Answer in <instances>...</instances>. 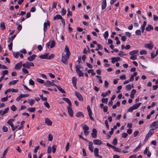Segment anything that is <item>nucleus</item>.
I'll return each instance as SVG.
<instances>
[{"label":"nucleus","instance_id":"nucleus-36","mask_svg":"<svg viewBox=\"0 0 158 158\" xmlns=\"http://www.w3.org/2000/svg\"><path fill=\"white\" fill-rule=\"evenodd\" d=\"M109 36L108 32V31H106L105 32L104 34V37L105 39H107Z\"/></svg>","mask_w":158,"mask_h":158},{"label":"nucleus","instance_id":"nucleus-56","mask_svg":"<svg viewBox=\"0 0 158 158\" xmlns=\"http://www.w3.org/2000/svg\"><path fill=\"white\" fill-rule=\"evenodd\" d=\"M12 45L13 43L12 42H10V44L8 45V48L10 50H12Z\"/></svg>","mask_w":158,"mask_h":158},{"label":"nucleus","instance_id":"nucleus-26","mask_svg":"<svg viewBox=\"0 0 158 158\" xmlns=\"http://www.w3.org/2000/svg\"><path fill=\"white\" fill-rule=\"evenodd\" d=\"M98 151L99 149L97 148H96L94 149V153L95 156H99V155H98Z\"/></svg>","mask_w":158,"mask_h":158},{"label":"nucleus","instance_id":"nucleus-7","mask_svg":"<svg viewBox=\"0 0 158 158\" xmlns=\"http://www.w3.org/2000/svg\"><path fill=\"white\" fill-rule=\"evenodd\" d=\"M153 47V44L152 41H150L149 44H145V47L148 48L149 49H152Z\"/></svg>","mask_w":158,"mask_h":158},{"label":"nucleus","instance_id":"nucleus-54","mask_svg":"<svg viewBox=\"0 0 158 158\" xmlns=\"http://www.w3.org/2000/svg\"><path fill=\"white\" fill-rule=\"evenodd\" d=\"M47 25L46 22H45L44 24V32L47 29Z\"/></svg>","mask_w":158,"mask_h":158},{"label":"nucleus","instance_id":"nucleus-47","mask_svg":"<svg viewBox=\"0 0 158 158\" xmlns=\"http://www.w3.org/2000/svg\"><path fill=\"white\" fill-rule=\"evenodd\" d=\"M8 96L7 95L6 97L2 98L1 99V101L2 102L7 101L8 100Z\"/></svg>","mask_w":158,"mask_h":158},{"label":"nucleus","instance_id":"nucleus-28","mask_svg":"<svg viewBox=\"0 0 158 158\" xmlns=\"http://www.w3.org/2000/svg\"><path fill=\"white\" fill-rule=\"evenodd\" d=\"M28 102L30 105L31 106L33 105L34 104L35 101L34 100L32 99H29L28 100Z\"/></svg>","mask_w":158,"mask_h":158},{"label":"nucleus","instance_id":"nucleus-3","mask_svg":"<svg viewBox=\"0 0 158 158\" xmlns=\"http://www.w3.org/2000/svg\"><path fill=\"white\" fill-rule=\"evenodd\" d=\"M151 127H153V128L152 129L153 130H155L158 128V121L153 122L150 126Z\"/></svg>","mask_w":158,"mask_h":158},{"label":"nucleus","instance_id":"nucleus-22","mask_svg":"<svg viewBox=\"0 0 158 158\" xmlns=\"http://www.w3.org/2000/svg\"><path fill=\"white\" fill-rule=\"evenodd\" d=\"M81 126L84 131L86 130H89V127L86 124H82Z\"/></svg>","mask_w":158,"mask_h":158},{"label":"nucleus","instance_id":"nucleus-63","mask_svg":"<svg viewBox=\"0 0 158 158\" xmlns=\"http://www.w3.org/2000/svg\"><path fill=\"white\" fill-rule=\"evenodd\" d=\"M44 105L48 109L50 107L49 104L47 102H46L44 103Z\"/></svg>","mask_w":158,"mask_h":158},{"label":"nucleus","instance_id":"nucleus-12","mask_svg":"<svg viewBox=\"0 0 158 158\" xmlns=\"http://www.w3.org/2000/svg\"><path fill=\"white\" fill-rule=\"evenodd\" d=\"M121 58L119 57H113L111 58V62L112 63H114L115 62H118L119 60H120Z\"/></svg>","mask_w":158,"mask_h":158},{"label":"nucleus","instance_id":"nucleus-49","mask_svg":"<svg viewBox=\"0 0 158 158\" xmlns=\"http://www.w3.org/2000/svg\"><path fill=\"white\" fill-rule=\"evenodd\" d=\"M112 143L115 145H117V139L116 138H115L114 139V140L112 142Z\"/></svg>","mask_w":158,"mask_h":158},{"label":"nucleus","instance_id":"nucleus-31","mask_svg":"<svg viewBox=\"0 0 158 158\" xmlns=\"http://www.w3.org/2000/svg\"><path fill=\"white\" fill-rule=\"evenodd\" d=\"M55 45V42L54 40H52L51 41L50 48H53Z\"/></svg>","mask_w":158,"mask_h":158},{"label":"nucleus","instance_id":"nucleus-62","mask_svg":"<svg viewBox=\"0 0 158 158\" xmlns=\"http://www.w3.org/2000/svg\"><path fill=\"white\" fill-rule=\"evenodd\" d=\"M7 123L11 127L13 126L14 124L12 123V122L9 120L7 121Z\"/></svg>","mask_w":158,"mask_h":158},{"label":"nucleus","instance_id":"nucleus-29","mask_svg":"<svg viewBox=\"0 0 158 158\" xmlns=\"http://www.w3.org/2000/svg\"><path fill=\"white\" fill-rule=\"evenodd\" d=\"M35 107H31L28 108L27 110L31 112H34L35 111Z\"/></svg>","mask_w":158,"mask_h":158},{"label":"nucleus","instance_id":"nucleus-43","mask_svg":"<svg viewBox=\"0 0 158 158\" xmlns=\"http://www.w3.org/2000/svg\"><path fill=\"white\" fill-rule=\"evenodd\" d=\"M36 80L38 82L41 84L43 83L44 82V81L43 80L40 78L37 79Z\"/></svg>","mask_w":158,"mask_h":158},{"label":"nucleus","instance_id":"nucleus-25","mask_svg":"<svg viewBox=\"0 0 158 158\" xmlns=\"http://www.w3.org/2000/svg\"><path fill=\"white\" fill-rule=\"evenodd\" d=\"M0 27L1 30L2 31L6 29V27L5 26V23L3 22H2L1 23Z\"/></svg>","mask_w":158,"mask_h":158},{"label":"nucleus","instance_id":"nucleus-13","mask_svg":"<svg viewBox=\"0 0 158 158\" xmlns=\"http://www.w3.org/2000/svg\"><path fill=\"white\" fill-rule=\"evenodd\" d=\"M36 57V55L35 54H33L31 56L28 57L27 59L29 61H31L34 60Z\"/></svg>","mask_w":158,"mask_h":158},{"label":"nucleus","instance_id":"nucleus-4","mask_svg":"<svg viewBox=\"0 0 158 158\" xmlns=\"http://www.w3.org/2000/svg\"><path fill=\"white\" fill-rule=\"evenodd\" d=\"M75 94L79 100L81 101H83V98L82 96L79 92L75 91Z\"/></svg>","mask_w":158,"mask_h":158},{"label":"nucleus","instance_id":"nucleus-37","mask_svg":"<svg viewBox=\"0 0 158 158\" xmlns=\"http://www.w3.org/2000/svg\"><path fill=\"white\" fill-rule=\"evenodd\" d=\"M113 148L114 149V151H115V152H121V151L120 149H119L114 146Z\"/></svg>","mask_w":158,"mask_h":158},{"label":"nucleus","instance_id":"nucleus-60","mask_svg":"<svg viewBox=\"0 0 158 158\" xmlns=\"http://www.w3.org/2000/svg\"><path fill=\"white\" fill-rule=\"evenodd\" d=\"M29 83L30 85H33L35 84L34 82L31 79H30L29 81Z\"/></svg>","mask_w":158,"mask_h":158},{"label":"nucleus","instance_id":"nucleus-20","mask_svg":"<svg viewBox=\"0 0 158 158\" xmlns=\"http://www.w3.org/2000/svg\"><path fill=\"white\" fill-rule=\"evenodd\" d=\"M154 132V131L153 130L151 129L146 135V136L149 138L152 135Z\"/></svg>","mask_w":158,"mask_h":158},{"label":"nucleus","instance_id":"nucleus-9","mask_svg":"<svg viewBox=\"0 0 158 158\" xmlns=\"http://www.w3.org/2000/svg\"><path fill=\"white\" fill-rule=\"evenodd\" d=\"M93 142L94 144L95 145H101L102 144V141L99 139L94 140Z\"/></svg>","mask_w":158,"mask_h":158},{"label":"nucleus","instance_id":"nucleus-16","mask_svg":"<svg viewBox=\"0 0 158 158\" xmlns=\"http://www.w3.org/2000/svg\"><path fill=\"white\" fill-rule=\"evenodd\" d=\"M106 6V0H103L102 4V10L104 9Z\"/></svg>","mask_w":158,"mask_h":158},{"label":"nucleus","instance_id":"nucleus-24","mask_svg":"<svg viewBox=\"0 0 158 158\" xmlns=\"http://www.w3.org/2000/svg\"><path fill=\"white\" fill-rule=\"evenodd\" d=\"M153 29V27L151 25H148V27L146 28V30L147 31H150Z\"/></svg>","mask_w":158,"mask_h":158},{"label":"nucleus","instance_id":"nucleus-21","mask_svg":"<svg viewBox=\"0 0 158 158\" xmlns=\"http://www.w3.org/2000/svg\"><path fill=\"white\" fill-rule=\"evenodd\" d=\"M63 18L60 15H56L55 16L53 17V19L54 20H56V19H62Z\"/></svg>","mask_w":158,"mask_h":158},{"label":"nucleus","instance_id":"nucleus-58","mask_svg":"<svg viewBox=\"0 0 158 158\" xmlns=\"http://www.w3.org/2000/svg\"><path fill=\"white\" fill-rule=\"evenodd\" d=\"M128 135V134L126 133H123L122 134V137L123 138H126Z\"/></svg>","mask_w":158,"mask_h":158},{"label":"nucleus","instance_id":"nucleus-55","mask_svg":"<svg viewBox=\"0 0 158 158\" xmlns=\"http://www.w3.org/2000/svg\"><path fill=\"white\" fill-rule=\"evenodd\" d=\"M53 139L52 136V135L49 134L48 136V140L50 141H52Z\"/></svg>","mask_w":158,"mask_h":158},{"label":"nucleus","instance_id":"nucleus-57","mask_svg":"<svg viewBox=\"0 0 158 158\" xmlns=\"http://www.w3.org/2000/svg\"><path fill=\"white\" fill-rule=\"evenodd\" d=\"M131 89V86L130 85H127L126 86V89L127 90H129Z\"/></svg>","mask_w":158,"mask_h":158},{"label":"nucleus","instance_id":"nucleus-48","mask_svg":"<svg viewBox=\"0 0 158 158\" xmlns=\"http://www.w3.org/2000/svg\"><path fill=\"white\" fill-rule=\"evenodd\" d=\"M66 10L64 8H63L61 12L62 15L63 16L64 15L66 14Z\"/></svg>","mask_w":158,"mask_h":158},{"label":"nucleus","instance_id":"nucleus-50","mask_svg":"<svg viewBox=\"0 0 158 158\" xmlns=\"http://www.w3.org/2000/svg\"><path fill=\"white\" fill-rule=\"evenodd\" d=\"M126 54H124L123 51H121L118 54V55L121 57L123 56L124 55H126Z\"/></svg>","mask_w":158,"mask_h":158},{"label":"nucleus","instance_id":"nucleus-35","mask_svg":"<svg viewBox=\"0 0 158 158\" xmlns=\"http://www.w3.org/2000/svg\"><path fill=\"white\" fill-rule=\"evenodd\" d=\"M77 78H75V77H73L72 79V82L73 84V85H74L75 84H77L76 81H77Z\"/></svg>","mask_w":158,"mask_h":158},{"label":"nucleus","instance_id":"nucleus-19","mask_svg":"<svg viewBox=\"0 0 158 158\" xmlns=\"http://www.w3.org/2000/svg\"><path fill=\"white\" fill-rule=\"evenodd\" d=\"M58 90L62 93L65 94L66 92L60 86L56 85V86Z\"/></svg>","mask_w":158,"mask_h":158},{"label":"nucleus","instance_id":"nucleus-34","mask_svg":"<svg viewBox=\"0 0 158 158\" xmlns=\"http://www.w3.org/2000/svg\"><path fill=\"white\" fill-rule=\"evenodd\" d=\"M77 72L78 73V76L79 77H83L84 76L83 73L80 70H78V71Z\"/></svg>","mask_w":158,"mask_h":158},{"label":"nucleus","instance_id":"nucleus-10","mask_svg":"<svg viewBox=\"0 0 158 158\" xmlns=\"http://www.w3.org/2000/svg\"><path fill=\"white\" fill-rule=\"evenodd\" d=\"M45 123L48 126H51L52 124V122L48 118H45Z\"/></svg>","mask_w":158,"mask_h":158},{"label":"nucleus","instance_id":"nucleus-42","mask_svg":"<svg viewBox=\"0 0 158 158\" xmlns=\"http://www.w3.org/2000/svg\"><path fill=\"white\" fill-rule=\"evenodd\" d=\"M137 58V55H135L133 56H131L130 57V59L131 60H136Z\"/></svg>","mask_w":158,"mask_h":158},{"label":"nucleus","instance_id":"nucleus-23","mask_svg":"<svg viewBox=\"0 0 158 158\" xmlns=\"http://www.w3.org/2000/svg\"><path fill=\"white\" fill-rule=\"evenodd\" d=\"M63 99L66 102L69 104L68 106H70L72 105L70 100L68 98H63Z\"/></svg>","mask_w":158,"mask_h":158},{"label":"nucleus","instance_id":"nucleus-1","mask_svg":"<svg viewBox=\"0 0 158 158\" xmlns=\"http://www.w3.org/2000/svg\"><path fill=\"white\" fill-rule=\"evenodd\" d=\"M64 51L66 52V54L64 56H63V55H62L61 61L64 64H68V60L70 55V52L69 51V48L67 45L65 46Z\"/></svg>","mask_w":158,"mask_h":158},{"label":"nucleus","instance_id":"nucleus-18","mask_svg":"<svg viewBox=\"0 0 158 158\" xmlns=\"http://www.w3.org/2000/svg\"><path fill=\"white\" fill-rule=\"evenodd\" d=\"M76 116L78 118H79L81 116L84 117V116L83 113L82 112L79 111L76 114Z\"/></svg>","mask_w":158,"mask_h":158},{"label":"nucleus","instance_id":"nucleus-5","mask_svg":"<svg viewBox=\"0 0 158 158\" xmlns=\"http://www.w3.org/2000/svg\"><path fill=\"white\" fill-rule=\"evenodd\" d=\"M71 107V106H67L68 112L70 116L73 117V112Z\"/></svg>","mask_w":158,"mask_h":158},{"label":"nucleus","instance_id":"nucleus-45","mask_svg":"<svg viewBox=\"0 0 158 158\" xmlns=\"http://www.w3.org/2000/svg\"><path fill=\"white\" fill-rule=\"evenodd\" d=\"M10 108L11 109L14 111H15L17 109L16 107L14 105H12Z\"/></svg>","mask_w":158,"mask_h":158},{"label":"nucleus","instance_id":"nucleus-8","mask_svg":"<svg viewBox=\"0 0 158 158\" xmlns=\"http://www.w3.org/2000/svg\"><path fill=\"white\" fill-rule=\"evenodd\" d=\"M22 62L21 61L19 63H17L15 65V68L16 70H19L20 69V68L22 66Z\"/></svg>","mask_w":158,"mask_h":158},{"label":"nucleus","instance_id":"nucleus-30","mask_svg":"<svg viewBox=\"0 0 158 158\" xmlns=\"http://www.w3.org/2000/svg\"><path fill=\"white\" fill-rule=\"evenodd\" d=\"M141 143L140 142L139 143V144L138 146L135 148V149L134 150L133 152H135L137 151L138 150L140 149V148H141Z\"/></svg>","mask_w":158,"mask_h":158},{"label":"nucleus","instance_id":"nucleus-17","mask_svg":"<svg viewBox=\"0 0 158 158\" xmlns=\"http://www.w3.org/2000/svg\"><path fill=\"white\" fill-rule=\"evenodd\" d=\"M48 53H47L45 54L40 55L39 56V57L42 59H48Z\"/></svg>","mask_w":158,"mask_h":158},{"label":"nucleus","instance_id":"nucleus-14","mask_svg":"<svg viewBox=\"0 0 158 158\" xmlns=\"http://www.w3.org/2000/svg\"><path fill=\"white\" fill-rule=\"evenodd\" d=\"M89 150L92 152H93L94 147L93 146V143L91 141L89 142Z\"/></svg>","mask_w":158,"mask_h":158},{"label":"nucleus","instance_id":"nucleus-46","mask_svg":"<svg viewBox=\"0 0 158 158\" xmlns=\"http://www.w3.org/2000/svg\"><path fill=\"white\" fill-rule=\"evenodd\" d=\"M135 33L136 35H140L141 34V32L140 30H136L135 32Z\"/></svg>","mask_w":158,"mask_h":158},{"label":"nucleus","instance_id":"nucleus-6","mask_svg":"<svg viewBox=\"0 0 158 158\" xmlns=\"http://www.w3.org/2000/svg\"><path fill=\"white\" fill-rule=\"evenodd\" d=\"M44 85L46 86H56V85L54 84L53 82H51L49 81H47L44 83Z\"/></svg>","mask_w":158,"mask_h":158},{"label":"nucleus","instance_id":"nucleus-61","mask_svg":"<svg viewBox=\"0 0 158 158\" xmlns=\"http://www.w3.org/2000/svg\"><path fill=\"white\" fill-rule=\"evenodd\" d=\"M22 70V71L25 73H28V70L25 68H23Z\"/></svg>","mask_w":158,"mask_h":158},{"label":"nucleus","instance_id":"nucleus-44","mask_svg":"<svg viewBox=\"0 0 158 158\" xmlns=\"http://www.w3.org/2000/svg\"><path fill=\"white\" fill-rule=\"evenodd\" d=\"M8 128L6 126H4L2 128V130L4 132H6L8 131Z\"/></svg>","mask_w":158,"mask_h":158},{"label":"nucleus","instance_id":"nucleus-27","mask_svg":"<svg viewBox=\"0 0 158 158\" xmlns=\"http://www.w3.org/2000/svg\"><path fill=\"white\" fill-rule=\"evenodd\" d=\"M141 103H138L136 104L135 105H134L132 106H133V108H134V109H137L141 105Z\"/></svg>","mask_w":158,"mask_h":158},{"label":"nucleus","instance_id":"nucleus-32","mask_svg":"<svg viewBox=\"0 0 158 158\" xmlns=\"http://www.w3.org/2000/svg\"><path fill=\"white\" fill-rule=\"evenodd\" d=\"M18 80H13L10 82L9 84V85H15L16 83L18 81Z\"/></svg>","mask_w":158,"mask_h":158},{"label":"nucleus","instance_id":"nucleus-40","mask_svg":"<svg viewBox=\"0 0 158 158\" xmlns=\"http://www.w3.org/2000/svg\"><path fill=\"white\" fill-rule=\"evenodd\" d=\"M108 99L107 98H102V102L103 103L107 104L108 102Z\"/></svg>","mask_w":158,"mask_h":158},{"label":"nucleus","instance_id":"nucleus-53","mask_svg":"<svg viewBox=\"0 0 158 158\" xmlns=\"http://www.w3.org/2000/svg\"><path fill=\"white\" fill-rule=\"evenodd\" d=\"M8 70H5L2 72V76H3V77H4L5 75H7L8 74Z\"/></svg>","mask_w":158,"mask_h":158},{"label":"nucleus","instance_id":"nucleus-51","mask_svg":"<svg viewBox=\"0 0 158 158\" xmlns=\"http://www.w3.org/2000/svg\"><path fill=\"white\" fill-rule=\"evenodd\" d=\"M56 147L57 146L56 145H54L52 147V152L53 153H54L55 152L56 148Z\"/></svg>","mask_w":158,"mask_h":158},{"label":"nucleus","instance_id":"nucleus-59","mask_svg":"<svg viewBox=\"0 0 158 158\" xmlns=\"http://www.w3.org/2000/svg\"><path fill=\"white\" fill-rule=\"evenodd\" d=\"M14 39H13L12 37H11V36L10 37H9L8 38V43H10V42H12L13 40Z\"/></svg>","mask_w":158,"mask_h":158},{"label":"nucleus","instance_id":"nucleus-33","mask_svg":"<svg viewBox=\"0 0 158 158\" xmlns=\"http://www.w3.org/2000/svg\"><path fill=\"white\" fill-rule=\"evenodd\" d=\"M9 108L7 107L2 112V115H3L7 113L9 110Z\"/></svg>","mask_w":158,"mask_h":158},{"label":"nucleus","instance_id":"nucleus-2","mask_svg":"<svg viewBox=\"0 0 158 158\" xmlns=\"http://www.w3.org/2000/svg\"><path fill=\"white\" fill-rule=\"evenodd\" d=\"M34 64L32 62H26L25 63L23 64L22 66L24 68L29 69L30 68L31 66H34Z\"/></svg>","mask_w":158,"mask_h":158},{"label":"nucleus","instance_id":"nucleus-41","mask_svg":"<svg viewBox=\"0 0 158 158\" xmlns=\"http://www.w3.org/2000/svg\"><path fill=\"white\" fill-rule=\"evenodd\" d=\"M41 99L43 101H46L47 100V98L46 97H44L43 95H40Z\"/></svg>","mask_w":158,"mask_h":158},{"label":"nucleus","instance_id":"nucleus-38","mask_svg":"<svg viewBox=\"0 0 158 158\" xmlns=\"http://www.w3.org/2000/svg\"><path fill=\"white\" fill-rule=\"evenodd\" d=\"M157 56L156 54L155 53L154 51L152 52L151 53V56L152 59L154 58Z\"/></svg>","mask_w":158,"mask_h":158},{"label":"nucleus","instance_id":"nucleus-11","mask_svg":"<svg viewBox=\"0 0 158 158\" xmlns=\"http://www.w3.org/2000/svg\"><path fill=\"white\" fill-rule=\"evenodd\" d=\"M97 131L95 128H94L92 130V133H91V135L93 138H96L97 137Z\"/></svg>","mask_w":158,"mask_h":158},{"label":"nucleus","instance_id":"nucleus-39","mask_svg":"<svg viewBox=\"0 0 158 158\" xmlns=\"http://www.w3.org/2000/svg\"><path fill=\"white\" fill-rule=\"evenodd\" d=\"M98 48L95 49V50L96 51H98L100 49H102L103 47L102 45H101L100 44H97Z\"/></svg>","mask_w":158,"mask_h":158},{"label":"nucleus","instance_id":"nucleus-64","mask_svg":"<svg viewBox=\"0 0 158 158\" xmlns=\"http://www.w3.org/2000/svg\"><path fill=\"white\" fill-rule=\"evenodd\" d=\"M19 52H17L16 53H13V55L16 58H17L19 57Z\"/></svg>","mask_w":158,"mask_h":158},{"label":"nucleus","instance_id":"nucleus-15","mask_svg":"<svg viewBox=\"0 0 158 158\" xmlns=\"http://www.w3.org/2000/svg\"><path fill=\"white\" fill-rule=\"evenodd\" d=\"M138 50H134L133 51L130 52L129 53V54H130V55L131 56L137 55V54L138 53Z\"/></svg>","mask_w":158,"mask_h":158},{"label":"nucleus","instance_id":"nucleus-52","mask_svg":"<svg viewBox=\"0 0 158 158\" xmlns=\"http://www.w3.org/2000/svg\"><path fill=\"white\" fill-rule=\"evenodd\" d=\"M147 53V51L144 50H142L141 51H140V54L142 55L143 54H146Z\"/></svg>","mask_w":158,"mask_h":158}]
</instances>
